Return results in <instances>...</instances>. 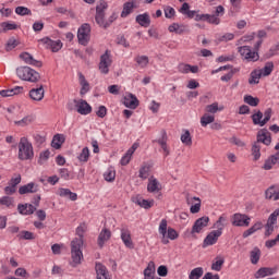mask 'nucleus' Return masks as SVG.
<instances>
[{"mask_svg":"<svg viewBox=\"0 0 279 279\" xmlns=\"http://www.w3.org/2000/svg\"><path fill=\"white\" fill-rule=\"evenodd\" d=\"M260 100L258 98H255L251 95L244 96V104H247L248 106H252L253 108H256Z\"/></svg>","mask_w":279,"mask_h":279,"instance_id":"nucleus-57","label":"nucleus"},{"mask_svg":"<svg viewBox=\"0 0 279 279\" xmlns=\"http://www.w3.org/2000/svg\"><path fill=\"white\" fill-rule=\"evenodd\" d=\"M276 271H277L276 268L262 267L255 272V278L256 279L267 278V276H274Z\"/></svg>","mask_w":279,"mask_h":279,"instance_id":"nucleus-25","label":"nucleus"},{"mask_svg":"<svg viewBox=\"0 0 279 279\" xmlns=\"http://www.w3.org/2000/svg\"><path fill=\"white\" fill-rule=\"evenodd\" d=\"M59 175L62 180H74L75 174L73 172L69 171L66 168L59 169Z\"/></svg>","mask_w":279,"mask_h":279,"instance_id":"nucleus-39","label":"nucleus"},{"mask_svg":"<svg viewBox=\"0 0 279 279\" xmlns=\"http://www.w3.org/2000/svg\"><path fill=\"white\" fill-rule=\"evenodd\" d=\"M23 86H15L11 89H2L0 90V96L1 97H14V95H21L23 94Z\"/></svg>","mask_w":279,"mask_h":279,"instance_id":"nucleus-24","label":"nucleus"},{"mask_svg":"<svg viewBox=\"0 0 279 279\" xmlns=\"http://www.w3.org/2000/svg\"><path fill=\"white\" fill-rule=\"evenodd\" d=\"M106 13L96 12L95 21L99 27H104L105 29L110 27V23L105 20Z\"/></svg>","mask_w":279,"mask_h":279,"instance_id":"nucleus-36","label":"nucleus"},{"mask_svg":"<svg viewBox=\"0 0 279 279\" xmlns=\"http://www.w3.org/2000/svg\"><path fill=\"white\" fill-rule=\"evenodd\" d=\"M179 73L187 74V73H198L199 66L197 65H191L186 63H180L178 65Z\"/></svg>","mask_w":279,"mask_h":279,"instance_id":"nucleus-22","label":"nucleus"},{"mask_svg":"<svg viewBox=\"0 0 279 279\" xmlns=\"http://www.w3.org/2000/svg\"><path fill=\"white\" fill-rule=\"evenodd\" d=\"M219 236L221 233L219 231H210L207 236L204 239V247H208L210 245H215L217 241H219Z\"/></svg>","mask_w":279,"mask_h":279,"instance_id":"nucleus-18","label":"nucleus"},{"mask_svg":"<svg viewBox=\"0 0 279 279\" xmlns=\"http://www.w3.org/2000/svg\"><path fill=\"white\" fill-rule=\"evenodd\" d=\"M123 104L125 108H131L132 110H136V108H138V98H136L133 94H126L124 96Z\"/></svg>","mask_w":279,"mask_h":279,"instance_id":"nucleus-20","label":"nucleus"},{"mask_svg":"<svg viewBox=\"0 0 279 279\" xmlns=\"http://www.w3.org/2000/svg\"><path fill=\"white\" fill-rule=\"evenodd\" d=\"M110 236H112V232L109 229H102L98 235V245L99 247H104L107 241H110Z\"/></svg>","mask_w":279,"mask_h":279,"instance_id":"nucleus-26","label":"nucleus"},{"mask_svg":"<svg viewBox=\"0 0 279 279\" xmlns=\"http://www.w3.org/2000/svg\"><path fill=\"white\" fill-rule=\"evenodd\" d=\"M209 222H210V218L208 216H203L196 219L192 227L191 234H199V232H202L204 228L208 226Z\"/></svg>","mask_w":279,"mask_h":279,"instance_id":"nucleus-10","label":"nucleus"},{"mask_svg":"<svg viewBox=\"0 0 279 279\" xmlns=\"http://www.w3.org/2000/svg\"><path fill=\"white\" fill-rule=\"evenodd\" d=\"M260 77H263L260 70H254L248 78V84H258L260 82Z\"/></svg>","mask_w":279,"mask_h":279,"instance_id":"nucleus-41","label":"nucleus"},{"mask_svg":"<svg viewBox=\"0 0 279 279\" xmlns=\"http://www.w3.org/2000/svg\"><path fill=\"white\" fill-rule=\"evenodd\" d=\"M210 123H215V116L205 113L201 118V125H202V128H206L207 125H210Z\"/></svg>","mask_w":279,"mask_h":279,"instance_id":"nucleus-42","label":"nucleus"},{"mask_svg":"<svg viewBox=\"0 0 279 279\" xmlns=\"http://www.w3.org/2000/svg\"><path fill=\"white\" fill-rule=\"evenodd\" d=\"M19 239H23L24 241H34L36 236L32 231H22L19 233Z\"/></svg>","mask_w":279,"mask_h":279,"instance_id":"nucleus-60","label":"nucleus"},{"mask_svg":"<svg viewBox=\"0 0 279 279\" xmlns=\"http://www.w3.org/2000/svg\"><path fill=\"white\" fill-rule=\"evenodd\" d=\"M110 66H112V57L110 50H106L105 53L100 56L98 69L102 75H108V73H110Z\"/></svg>","mask_w":279,"mask_h":279,"instance_id":"nucleus-6","label":"nucleus"},{"mask_svg":"<svg viewBox=\"0 0 279 279\" xmlns=\"http://www.w3.org/2000/svg\"><path fill=\"white\" fill-rule=\"evenodd\" d=\"M279 160V151L276 155L270 156L264 163V169L269 171V169L274 168V165H278Z\"/></svg>","mask_w":279,"mask_h":279,"instance_id":"nucleus-35","label":"nucleus"},{"mask_svg":"<svg viewBox=\"0 0 279 279\" xmlns=\"http://www.w3.org/2000/svg\"><path fill=\"white\" fill-rule=\"evenodd\" d=\"M40 43L46 46V49H51L53 53H58V51H60V49L63 47L62 40H52L49 37H44L40 39Z\"/></svg>","mask_w":279,"mask_h":279,"instance_id":"nucleus-9","label":"nucleus"},{"mask_svg":"<svg viewBox=\"0 0 279 279\" xmlns=\"http://www.w3.org/2000/svg\"><path fill=\"white\" fill-rule=\"evenodd\" d=\"M228 226V215L222 214L219 216L218 220L214 223V228H216V232H220L223 234V230Z\"/></svg>","mask_w":279,"mask_h":279,"instance_id":"nucleus-21","label":"nucleus"},{"mask_svg":"<svg viewBox=\"0 0 279 279\" xmlns=\"http://www.w3.org/2000/svg\"><path fill=\"white\" fill-rule=\"evenodd\" d=\"M167 226H168L167 219H162L158 228V232L161 235V243L163 245H168L169 239L170 241H175V239L180 236V234L178 233V231H175V229L171 227L167 228Z\"/></svg>","mask_w":279,"mask_h":279,"instance_id":"nucleus-2","label":"nucleus"},{"mask_svg":"<svg viewBox=\"0 0 279 279\" xmlns=\"http://www.w3.org/2000/svg\"><path fill=\"white\" fill-rule=\"evenodd\" d=\"M135 21L141 25V27H149V25H151V19L147 13L138 14Z\"/></svg>","mask_w":279,"mask_h":279,"instance_id":"nucleus-32","label":"nucleus"},{"mask_svg":"<svg viewBox=\"0 0 279 279\" xmlns=\"http://www.w3.org/2000/svg\"><path fill=\"white\" fill-rule=\"evenodd\" d=\"M20 58L25 62V64H29L31 66H37L38 69L43 66V62L34 59V56H32L29 52H22Z\"/></svg>","mask_w":279,"mask_h":279,"instance_id":"nucleus-17","label":"nucleus"},{"mask_svg":"<svg viewBox=\"0 0 279 279\" xmlns=\"http://www.w3.org/2000/svg\"><path fill=\"white\" fill-rule=\"evenodd\" d=\"M34 121V118L32 116H26L22 120L15 121V125L19 128H27V125H31V123Z\"/></svg>","mask_w":279,"mask_h":279,"instance_id":"nucleus-49","label":"nucleus"},{"mask_svg":"<svg viewBox=\"0 0 279 279\" xmlns=\"http://www.w3.org/2000/svg\"><path fill=\"white\" fill-rule=\"evenodd\" d=\"M149 175H151V166L148 163H143L138 170V178L141 180H149V178H151Z\"/></svg>","mask_w":279,"mask_h":279,"instance_id":"nucleus-27","label":"nucleus"},{"mask_svg":"<svg viewBox=\"0 0 279 279\" xmlns=\"http://www.w3.org/2000/svg\"><path fill=\"white\" fill-rule=\"evenodd\" d=\"M251 221L252 218L245 214L236 213L231 217V223L235 228H247Z\"/></svg>","mask_w":279,"mask_h":279,"instance_id":"nucleus-8","label":"nucleus"},{"mask_svg":"<svg viewBox=\"0 0 279 279\" xmlns=\"http://www.w3.org/2000/svg\"><path fill=\"white\" fill-rule=\"evenodd\" d=\"M84 245V240L74 239L71 242V256L73 260V265H80L82 263V258H84V254L82 253V246Z\"/></svg>","mask_w":279,"mask_h":279,"instance_id":"nucleus-4","label":"nucleus"},{"mask_svg":"<svg viewBox=\"0 0 279 279\" xmlns=\"http://www.w3.org/2000/svg\"><path fill=\"white\" fill-rule=\"evenodd\" d=\"M204 276V268L202 267H196L191 270L189 275V279H199Z\"/></svg>","mask_w":279,"mask_h":279,"instance_id":"nucleus-46","label":"nucleus"},{"mask_svg":"<svg viewBox=\"0 0 279 279\" xmlns=\"http://www.w3.org/2000/svg\"><path fill=\"white\" fill-rule=\"evenodd\" d=\"M90 158V149L88 147H84L82 151L77 156V160L80 162H86Z\"/></svg>","mask_w":279,"mask_h":279,"instance_id":"nucleus-43","label":"nucleus"},{"mask_svg":"<svg viewBox=\"0 0 279 279\" xmlns=\"http://www.w3.org/2000/svg\"><path fill=\"white\" fill-rule=\"evenodd\" d=\"M58 195L60 197H68V199H71V202L77 201V193L71 192L69 189L60 187Z\"/></svg>","mask_w":279,"mask_h":279,"instance_id":"nucleus-30","label":"nucleus"},{"mask_svg":"<svg viewBox=\"0 0 279 279\" xmlns=\"http://www.w3.org/2000/svg\"><path fill=\"white\" fill-rule=\"evenodd\" d=\"M205 110L209 114H217V112H219V102H213L211 105L206 106Z\"/></svg>","mask_w":279,"mask_h":279,"instance_id":"nucleus-62","label":"nucleus"},{"mask_svg":"<svg viewBox=\"0 0 279 279\" xmlns=\"http://www.w3.org/2000/svg\"><path fill=\"white\" fill-rule=\"evenodd\" d=\"M104 178L106 182H114V179L117 178V171H114V168H108L104 173Z\"/></svg>","mask_w":279,"mask_h":279,"instance_id":"nucleus-47","label":"nucleus"},{"mask_svg":"<svg viewBox=\"0 0 279 279\" xmlns=\"http://www.w3.org/2000/svg\"><path fill=\"white\" fill-rule=\"evenodd\" d=\"M279 208H277L268 218L267 223L276 226L278 223Z\"/></svg>","mask_w":279,"mask_h":279,"instance_id":"nucleus-63","label":"nucleus"},{"mask_svg":"<svg viewBox=\"0 0 279 279\" xmlns=\"http://www.w3.org/2000/svg\"><path fill=\"white\" fill-rule=\"evenodd\" d=\"M265 195L266 199H274V202H278L279 199V191L274 186H270L268 190H266Z\"/></svg>","mask_w":279,"mask_h":279,"instance_id":"nucleus-37","label":"nucleus"},{"mask_svg":"<svg viewBox=\"0 0 279 279\" xmlns=\"http://www.w3.org/2000/svg\"><path fill=\"white\" fill-rule=\"evenodd\" d=\"M156 276V264L149 262L147 267L144 269V279H155Z\"/></svg>","mask_w":279,"mask_h":279,"instance_id":"nucleus-31","label":"nucleus"},{"mask_svg":"<svg viewBox=\"0 0 279 279\" xmlns=\"http://www.w3.org/2000/svg\"><path fill=\"white\" fill-rule=\"evenodd\" d=\"M255 143H263V145H271V133L267 129H262L257 132V141Z\"/></svg>","mask_w":279,"mask_h":279,"instance_id":"nucleus-14","label":"nucleus"},{"mask_svg":"<svg viewBox=\"0 0 279 279\" xmlns=\"http://www.w3.org/2000/svg\"><path fill=\"white\" fill-rule=\"evenodd\" d=\"M17 147L19 160H32L34 158V146L27 137H21Z\"/></svg>","mask_w":279,"mask_h":279,"instance_id":"nucleus-1","label":"nucleus"},{"mask_svg":"<svg viewBox=\"0 0 279 279\" xmlns=\"http://www.w3.org/2000/svg\"><path fill=\"white\" fill-rule=\"evenodd\" d=\"M254 38H256V33H251L250 35H244L236 41V46L239 47L240 45H245V43H252V40H254Z\"/></svg>","mask_w":279,"mask_h":279,"instance_id":"nucleus-51","label":"nucleus"},{"mask_svg":"<svg viewBox=\"0 0 279 279\" xmlns=\"http://www.w3.org/2000/svg\"><path fill=\"white\" fill-rule=\"evenodd\" d=\"M226 260L221 257H217L216 262L211 264V269L213 271H221V268L223 267V264Z\"/></svg>","mask_w":279,"mask_h":279,"instance_id":"nucleus-58","label":"nucleus"},{"mask_svg":"<svg viewBox=\"0 0 279 279\" xmlns=\"http://www.w3.org/2000/svg\"><path fill=\"white\" fill-rule=\"evenodd\" d=\"M166 156H169V147L167 146V133H162V138L157 141Z\"/></svg>","mask_w":279,"mask_h":279,"instance_id":"nucleus-45","label":"nucleus"},{"mask_svg":"<svg viewBox=\"0 0 279 279\" xmlns=\"http://www.w3.org/2000/svg\"><path fill=\"white\" fill-rule=\"evenodd\" d=\"M17 210L20 213V215H34V211L36 210V206H34L33 204H19L17 205Z\"/></svg>","mask_w":279,"mask_h":279,"instance_id":"nucleus-23","label":"nucleus"},{"mask_svg":"<svg viewBox=\"0 0 279 279\" xmlns=\"http://www.w3.org/2000/svg\"><path fill=\"white\" fill-rule=\"evenodd\" d=\"M73 104H75L76 112H78V114L86 116L93 112V107H90V105L84 99H74Z\"/></svg>","mask_w":279,"mask_h":279,"instance_id":"nucleus-11","label":"nucleus"},{"mask_svg":"<svg viewBox=\"0 0 279 279\" xmlns=\"http://www.w3.org/2000/svg\"><path fill=\"white\" fill-rule=\"evenodd\" d=\"M258 260H260V250L254 248V250L251 252V263H252L253 265H257V264H258Z\"/></svg>","mask_w":279,"mask_h":279,"instance_id":"nucleus-61","label":"nucleus"},{"mask_svg":"<svg viewBox=\"0 0 279 279\" xmlns=\"http://www.w3.org/2000/svg\"><path fill=\"white\" fill-rule=\"evenodd\" d=\"M181 142L183 143V145H193V138L191 137V132H189V130H185L184 133L181 135Z\"/></svg>","mask_w":279,"mask_h":279,"instance_id":"nucleus-54","label":"nucleus"},{"mask_svg":"<svg viewBox=\"0 0 279 279\" xmlns=\"http://www.w3.org/2000/svg\"><path fill=\"white\" fill-rule=\"evenodd\" d=\"M51 156V151L49 149L43 150L39 154V158H38V165H45V162H47V160H49Z\"/></svg>","mask_w":279,"mask_h":279,"instance_id":"nucleus-53","label":"nucleus"},{"mask_svg":"<svg viewBox=\"0 0 279 279\" xmlns=\"http://www.w3.org/2000/svg\"><path fill=\"white\" fill-rule=\"evenodd\" d=\"M279 45H274L269 51L265 54V58L269 60V58H274V56H278Z\"/></svg>","mask_w":279,"mask_h":279,"instance_id":"nucleus-64","label":"nucleus"},{"mask_svg":"<svg viewBox=\"0 0 279 279\" xmlns=\"http://www.w3.org/2000/svg\"><path fill=\"white\" fill-rule=\"evenodd\" d=\"M15 14L19 16H29L32 15V10H29L27 7H17L15 8Z\"/></svg>","mask_w":279,"mask_h":279,"instance_id":"nucleus-59","label":"nucleus"},{"mask_svg":"<svg viewBox=\"0 0 279 279\" xmlns=\"http://www.w3.org/2000/svg\"><path fill=\"white\" fill-rule=\"evenodd\" d=\"M78 82L82 86L81 95H86V93L90 90V84H88V81H86V77L84 76V74L78 73Z\"/></svg>","mask_w":279,"mask_h":279,"instance_id":"nucleus-34","label":"nucleus"},{"mask_svg":"<svg viewBox=\"0 0 279 279\" xmlns=\"http://www.w3.org/2000/svg\"><path fill=\"white\" fill-rule=\"evenodd\" d=\"M29 97L33 101H43L45 99V87L40 85L39 87L32 88L29 90Z\"/></svg>","mask_w":279,"mask_h":279,"instance_id":"nucleus-16","label":"nucleus"},{"mask_svg":"<svg viewBox=\"0 0 279 279\" xmlns=\"http://www.w3.org/2000/svg\"><path fill=\"white\" fill-rule=\"evenodd\" d=\"M16 75L23 82L36 84L40 81V73L29 66H20L16 69Z\"/></svg>","mask_w":279,"mask_h":279,"instance_id":"nucleus-3","label":"nucleus"},{"mask_svg":"<svg viewBox=\"0 0 279 279\" xmlns=\"http://www.w3.org/2000/svg\"><path fill=\"white\" fill-rule=\"evenodd\" d=\"M160 191V182L155 177L148 178L147 192L158 193Z\"/></svg>","mask_w":279,"mask_h":279,"instance_id":"nucleus-28","label":"nucleus"},{"mask_svg":"<svg viewBox=\"0 0 279 279\" xmlns=\"http://www.w3.org/2000/svg\"><path fill=\"white\" fill-rule=\"evenodd\" d=\"M180 14L187 16V19H195L197 16V11H191V5L189 2H184L179 9Z\"/></svg>","mask_w":279,"mask_h":279,"instance_id":"nucleus-29","label":"nucleus"},{"mask_svg":"<svg viewBox=\"0 0 279 279\" xmlns=\"http://www.w3.org/2000/svg\"><path fill=\"white\" fill-rule=\"evenodd\" d=\"M238 52L242 60H245L246 62H258V60H260L258 52L252 50V47L250 46H240Z\"/></svg>","mask_w":279,"mask_h":279,"instance_id":"nucleus-5","label":"nucleus"},{"mask_svg":"<svg viewBox=\"0 0 279 279\" xmlns=\"http://www.w3.org/2000/svg\"><path fill=\"white\" fill-rule=\"evenodd\" d=\"M95 270H96L97 279H112V277H110V272L108 271V268L104 266V264L96 263Z\"/></svg>","mask_w":279,"mask_h":279,"instance_id":"nucleus-15","label":"nucleus"},{"mask_svg":"<svg viewBox=\"0 0 279 279\" xmlns=\"http://www.w3.org/2000/svg\"><path fill=\"white\" fill-rule=\"evenodd\" d=\"M252 120L254 125H259L260 128H264L265 124H263V112L257 111L252 116Z\"/></svg>","mask_w":279,"mask_h":279,"instance_id":"nucleus-56","label":"nucleus"},{"mask_svg":"<svg viewBox=\"0 0 279 279\" xmlns=\"http://www.w3.org/2000/svg\"><path fill=\"white\" fill-rule=\"evenodd\" d=\"M135 62L141 66V69H146L147 64H149L148 56H137L135 58Z\"/></svg>","mask_w":279,"mask_h":279,"instance_id":"nucleus-50","label":"nucleus"},{"mask_svg":"<svg viewBox=\"0 0 279 279\" xmlns=\"http://www.w3.org/2000/svg\"><path fill=\"white\" fill-rule=\"evenodd\" d=\"M263 77H267L268 75H271L274 72V62H267L263 69L259 70Z\"/></svg>","mask_w":279,"mask_h":279,"instance_id":"nucleus-44","label":"nucleus"},{"mask_svg":"<svg viewBox=\"0 0 279 279\" xmlns=\"http://www.w3.org/2000/svg\"><path fill=\"white\" fill-rule=\"evenodd\" d=\"M260 144L254 143L252 146V156L254 160H260Z\"/></svg>","mask_w":279,"mask_h":279,"instance_id":"nucleus-55","label":"nucleus"},{"mask_svg":"<svg viewBox=\"0 0 279 279\" xmlns=\"http://www.w3.org/2000/svg\"><path fill=\"white\" fill-rule=\"evenodd\" d=\"M0 27L2 28V32H12L14 29L19 28V25L14 22H2L0 24Z\"/></svg>","mask_w":279,"mask_h":279,"instance_id":"nucleus-48","label":"nucleus"},{"mask_svg":"<svg viewBox=\"0 0 279 279\" xmlns=\"http://www.w3.org/2000/svg\"><path fill=\"white\" fill-rule=\"evenodd\" d=\"M40 191V185L35 182H29L25 185H22L19 187L20 195H27L29 193H38Z\"/></svg>","mask_w":279,"mask_h":279,"instance_id":"nucleus-13","label":"nucleus"},{"mask_svg":"<svg viewBox=\"0 0 279 279\" xmlns=\"http://www.w3.org/2000/svg\"><path fill=\"white\" fill-rule=\"evenodd\" d=\"M77 39L80 45L86 47L90 40V24L85 23L77 31Z\"/></svg>","mask_w":279,"mask_h":279,"instance_id":"nucleus-7","label":"nucleus"},{"mask_svg":"<svg viewBox=\"0 0 279 279\" xmlns=\"http://www.w3.org/2000/svg\"><path fill=\"white\" fill-rule=\"evenodd\" d=\"M132 202L140 206L141 208H145V210H149V208L154 206V199L147 201L140 195L133 197Z\"/></svg>","mask_w":279,"mask_h":279,"instance_id":"nucleus-19","label":"nucleus"},{"mask_svg":"<svg viewBox=\"0 0 279 279\" xmlns=\"http://www.w3.org/2000/svg\"><path fill=\"white\" fill-rule=\"evenodd\" d=\"M62 143H64V135L57 134L52 138L51 146L54 149H60V147H62Z\"/></svg>","mask_w":279,"mask_h":279,"instance_id":"nucleus-38","label":"nucleus"},{"mask_svg":"<svg viewBox=\"0 0 279 279\" xmlns=\"http://www.w3.org/2000/svg\"><path fill=\"white\" fill-rule=\"evenodd\" d=\"M163 14L167 19H175V9L171 5H163L162 7Z\"/></svg>","mask_w":279,"mask_h":279,"instance_id":"nucleus-52","label":"nucleus"},{"mask_svg":"<svg viewBox=\"0 0 279 279\" xmlns=\"http://www.w3.org/2000/svg\"><path fill=\"white\" fill-rule=\"evenodd\" d=\"M136 8V1H130L124 3L123 10L121 12L122 19H125L132 14L133 10Z\"/></svg>","mask_w":279,"mask_h":279,"instance_id":"nucleus-33","label":"nucleus"},{"mask_svg":"<svg viewBox=\"0 0 279 279\" xmlns=\"http://www.w3.org/2000/svg\"><path fill=\"white\" fill-rule=\"evenodd\" d=\"M0 206H5V208H13L14 197H12V196L0 197Z\"/></svg>","mask_w":279,"mask_h":279,"instance_id":"nucleus-40","label":"nucleus"},{"mask_svg":"<svg viewBox=\"0 0 279 279\" xmlns=\"http://www.w3.org/2000/svg\"><path fill=\"white\" fill-rule=\"evenodd\" d=\"M120 232H121L120 239L125 245V247H128L129 250H134V242L132 241V232H130L128 228H122Z\"/></svg>","mask_w":279,"mask_h":279,"instance_id":"nucleus-12","label":"nucleus"}]
</instances>
